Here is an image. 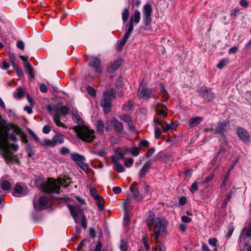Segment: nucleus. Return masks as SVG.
Returning a JSON list of instances; mask_svg holds the SVG:
<instances>
[{
    "mask_svg": "<svg viewBox=\"0 0 251 251\" xmlns=\"http://www.w3.org/2000/svg\"><path fill=\"white\" fill-rule=\"evenodd\" d=\"M15 134L23 135V132L16 125L7 124L4 120L0 119V149L1 153L7 163L11 162L14 159V156L9 151L10 147L13 150L18 149L17 145L12 144L9 145L8 140L16 141Z\"/></svg>",
    "mask_w": 251,
    "mask_h": 251,
    "instance_id": "1",
    "label": "nucleus"
},
{
    "mask_svg": "<svg viewBox=\"0 0 251 251\" xmlns=\"http://www.w3.org/2000/svg\"><path fill=\"white\" fill-rule=\"evenodd\" d=\"M146 221L154 240L157 242L159 237L166 233V225L159 218H155L154 214L149 215Z\"/></svg>",
    "mask_w": 251,
    "mask_h": 251,
    "instance_id": "2",
    "label": "nucleus"
},
{
    "mask_svg": "<svg viewBox=\"0 0 251 251\" xmlns=\"http://www.w3.org/2000/svg\"><path fill=\"white\" fill-rule=\"evenodd\" d=\"M71 182V179L67 176L59 177L57 180L48 178L47 182L42 186V191L49 193H59L60 187H67Z\"/></svg>",
    "mask_w": 251,
    "mask_h": 251,
    "instance_id": "3",
    "label": "nucleus"
},
{
    "mask_svg": "<svg viewBox=\"0 0 251 251\" xmlns=\"http://www.w3.org/2000/svg\"><path fill=\"white\" fill-rule=\"evenodd\" d=\"M74 129L76 132L77 136L83 141L91 142L95 138L94 131L86 126H75Z\"/></svg>",
    "mask_w": 251,
    "mask_h": 251,
    "instance_id": "4",
    "label": "nucleus"
},
{
    "mask_svg": "<svg viewBox=\"0 0 251 251\" xmlns=\"http://www.w3.org/2000/svg\"><path fill=\"white\" fill-rule=\"evenodd\" d=\"M116 98V92L113 89L106 91L103 94L100 105L105 113H109L111 107V100Z\"/></svg>",
    "mask_w": 251,
    "mask_h": 251,
    "instance_id": "5",
    "label": "nucleus"
},
{
    "mask_svg": "<svg viewBox=\"0 0 251 251\" xmlns=\"http://www.w3.org/2000/svg\"><path fill=\"white\" fill-rule=\"evenodd\" d=\"M137 96L139 98L145 100H148L151 98H157L155 91L148 89L147 88V83L144 80L140 82V86L137 91Z\"/></svg>",
    "mask_w": 251,
    "mask_h": 251,
    "instance_id": "6",
    "label": "nucleus"
},
{
    "mask_svg": "<svg viewBox=\"0 0 251 251\" xmlns=\"http://www.w3.org/2000/svg\"><path fill=\"white\" fill-rule=\"evenodd\" d=\"M69 207L71 214L75 222H77L78 217H81V226L84 229L86 228L87 226L86 219L84 215L83 214L82 212L80 209L76 206H73L71 205H69Z\"/></svg>",
    "mask_w": 251,
    "mask_h": 251,
    "instance_id": "7",
    "label": "nucleus"
},
{
    "mask_svg": "<svg viewBox=\"0 0 251 251\" xmlns=\"http://www.w3.org/2000/svg\"><path fill=\"white\" fill-rule=\"evenodd\" d=\"M89 66L92 68L95 75L99 76L102 72V67L100 59L96 56H91L89 59Z\"/></svg>",
    "mask_w": 251,
    "mask_h": 251,
    "instance_id": "8",
    "label": "nucleus"
},
{
    "mask_svg": "<svg viewBox=\"0 0 251 251\" xmlns=\"http://www.w3.org/2000/svg\"><path fill=\"white\" fill-rule=\"evenodd\" d=\"M152 7L150 3H147L143 6V21L145 25H150L151 21Z\"/></svg>",
    "mask_w": 251,
    "mask_h": 251,
    "instance_id": "9",
    "label": "nucleus"
},
{
    "mask_svg": "<svg viewBox=\"0 0 251 251\" xmlns=\"http://www.w3.org/2000/svg\"><path fill=\"white\" fill-rule=\"evenodd\" d=\"M49 199L45 196L41 197L39 200L34 198L33 201L34 207L38 210L46 209L48 206Z\"/></svg>",
    "mask_w": 251,
    "mask_h": 251,
    "instance_id": "10",
    "label": "nucleus"
},
{
    "mask_svg": "<svg viewBox=\"0 0 251 251\" xmlns=\"http://www.w3.org/2000/svg\"><path fill=\"white\" fill-rule=\"evenodd\" d=\"M141 18V14L139 10H135L133 14L131 16L129 23L126 25L127 31L128 32L132 31L133 29V24H138Z\"/></svg>",
    "mask_w": 251,
    "mask_h": 251,
    "instance_id": "11",
    "label": "nucleus"
},
{
    "mask_svg": "<svg viewBox=\"0 0 251 251\" xmlns=\"http://www.w3.org/2000/svg\"><path fill=\"white\" fill-rule=\"evenodd\" d=\"M48 110L53 114V121L55 124L60 127H64L65 125L62 123L60 120V116L56 107L52 108L51 106L49 105L47 107Z\"/></svg>",
    "mask_w": 251,
    "mask_h": 251,
    "instance_id": "12",
    "label": "nucleus"
},
{
    "mask_svg": "<svg viewBox=\"0 0 251 251\" xmlns=\"http://www.w3.org/2000/svg\"><path fill=\"white\" fill-rule=\"evenodd\" d=\"M199 92L204 99L208 100H211L214 98V94L210 89H208L206 87H202L199 90Z\"/></svg>",
    "mask_w": 251,
    "mask_h": 251,
    "instance_id": "13",
    "label": "nucleus"
},
{
    "mask_svg": "<svg viewBox=\"0 0 251 251\" xmlns=\"http://www.w3.org/2000/svg\"><path fill=\"white\" fill-rule=\"evenodd\" d=\"M237 134L241 140L244 142H249L250 136L249 133L242 127H238L237 129Z\"/></svg>",
    "mask_w": 251,
    "mask_h": 251,
    "instance_id": "14",
    "label": "nucleus"
},
{
    "mask_svg": "<svg viewBox=\"0 0 251 251\" xmlns=\"http://www.w3.org/2000/svg\"><path fill=\"white\" fill-rule=\"evenodd\" d=\"M27 193L26 188H24L19 184H16L14 188L13 195L16 197L23 196Z\"/></svg>",
    "mask_w": 251,
    "mask_h": 251,
    "instance_id": "15",
    "label": "nucleus"
},
{
    "mask_svg": "<svg viewBox=\"0 0 251 251\" xmlns=\"http://www.w3.org/2000/svg\"><path fill=\"white\" fill-rule=\"evenodd\" d=\"M122 63V60L121 58L117 59L113 62L111 63L107 68V71L109 73H112L116 71L121 66Z\"/></svg>",
    "mask_w": 251,
    "mask_h": 251,
    "instance_id": "16",
    "label": "nucleus"
},
{
    "mask_svg": "<svg viewBox=\"0 0 251 251\" xmlns=\"http://www.w3.org/2000/svg\"><path fill=\"white\" fill-rule=\"evenodd\" d=\"M167 108L166 106L161 103H158L155 107V111L157 115H162L164 117H166L168 115L166 112Z\"/></svg>",
    "mask_w": 251,
    "mask_h": 251,
    "instance_id": "17",
    "label": "nucleus"
},
{
    "mask_svg": "<svg viewBox=\"0 0 251 251\" xmlns=\"http://www.w3.org/2000/svg\"><path fill=\"white\" fill-rule=\"evenodd\" d=\"M228 125V123L226 122L218 123L215 129L216 133L224 135V133L226 132V127Z\"/></svg>",
    "mask_w": 251,
    "mask_h": 251,
    "instance_id": "18",
    "label": "nucleus"
},
{
    "mask_svg": "<svg viewBox=\"0 0 251 251\" xmlns=\"http://www.w3.org/2000/svg\"><path fill=\"white\" fill-rule=\"evenodd\" d=\"M130 33V32H126V34L125 35L124 37L118 42L117 50L118 51L122 50L123 47L125 46L126 43L129 37Z\"/></svg>",
    "mask_w": 251,
    "mask_h": 251,
    "instance_id": "19",
    "label": "nucleus"
},
{
    "mask_svg": "<svg viewBox=\"0 0 251 251\" xmlns=\"http://www.w3.org/2000/svg\"><path fill=\"white\" fill-rule=\"evenodd\" d=\"M130 190L132 192L134 197L138 201L140 200L142 198L140 195L139 192L137 188V184L135 182L133 183L130 187Z\"/></svg>",
    "mask_w": 251,
    "mask_h": 251,
    "instance_id": "20",
    "label": "nucleus"
},
{
    "mask_svg": "<svg viewBox=\"0 0 251 251\" xmlns=\"http://www.w3.org/2000/svg\"><path fill=\"white\" fill-rule=\"evenodd\" d=\"M121 120L127 124L128 126L132 130L134 129V126L132 124L131 117L127 115H123L120 117Z\"/></svg>",
    "mask_w": 251,
    "mask_h": 251,
    "instance_id": "21",
    "label": "nucleus"
},
{
    "mask_svg": "<svg viewBox=\"0 0 251 251\" xmlns=\"http://www.w3.org/2000/svg\"><path fill=\"white\" fill-rule=\"evenodd\" d=\"M202 121V118L196 117L189 119L188 124L190 127H194L198 125Z\"/></svg>",
    "mask_w": 251,
    "mask_h": 251,
    "instance_id": "22",
    "label": "nucleus"
},
{
    "mask_svg": "<svg viewBox=\"0 0 251 251\" xmlns=\"http://www.w3.org/2000/svg\"><path fill=\"white\" fill-rule=\"evenodd\" d=\"M151 165V162L149 161L146 162L143 168L140 171V177L141 178L144 177L148 171Z\"/></svg>",
    "mask_w": 251,
    "mask_h": 251,
    "instance_id": "23",
    "label": "nucleus"
},
{
    "mask_svg": "<svg viewBox=\"0 0 251 251\" xmlns=\"http://www.w3.org/2000/svg\"><path fill=\"white\" fill-rule=\"evenodd\" d=\"M112 125L114 126V127L116 131L118 132L121 131L123 128L124 126L123 124L119 121H118L117 119H114L112 121Z\"/></svg>",
    "mask_w": 251,
    "mask_h": 251,
    "instance_id": "24",
    "label": "nucleus"
},
{
    "mask_svg": "<svg viewBox=\"0 0 251 251\" xmlns=\"http://www.w3.org/2000/svg\"><path fill=\"white\" fill-rule=\"evenodd\" d=\"M159 89L160 93L164 101H166L169 98V95L166 90L165 89L163 84L160 83L159 84Z\"/></svg>",
    "mask_w": 251,
    "mask_h": 251,
    "instance_id": "25",
    "label": "nucleus"
},
{
    "mask_svg": "<svg viewBox=\"0 0 251 251\" xmlns=\"http://www.w3.org/2000/svg\"><path fill=\"white\" fill-rule=\"evenodd\" d=\"M97 131L100 134H103L104 133V129H105V125L101 120H99L96 124Z\"/></svg>",
    "mask_w": 251,
    "mask_h": 251,
    "instance_id": "26",
    "label": "nucleus"
},
{
    "mask_svg": "<svg viewBox=\"0 0 251 251\" xmlns=\"http://www.w3.org/2000/svg\"><path fill=\"white\" fill-rule=\"evenodd\" d=\"M53 140L55 146L57 144H61L64 142V136L61 134L55 135L53 137Z\"/></svg>",
    "mask_w": 251,
    "mask_h": 251,
    "instance_id": "27",
    "label": "nucleus"
},
{
    "mask_svg": "<svg viewBox=\"0 0 251 251\" xmlns=\"http://www.w3.org/2000/svg\"><path fill=\"white\" fill-rule=\"evenodd\" d=\"M129 16V10L128 8H125L123 10L122 13V20L124 23L127 22Z\"/></svg>",
    "mask_w": 251,
    "mask_h": 251,
    "instance_id": "28",
    "label": "nucleus"
},
{
    "mask_svg": "<svg viewBox=\"0 0 251 251\" xmlns=\"http://www.w3.org/2000/svg\"><path fill=\"white\" fill-rule=\"evenodd\" d=\"M228 63L229 59L228 58H224L217 64V67L219 69H222Z\"/></svg>",
    "mask_w": 251,
    "mask_h": 251,
    "instance_id": "29",
    "label": "nucleus"
},
{
    "mask_svg": "<svg viewBox=\"0 0 251 251\" xmlns=\"http://www.w3.org/2000/svg\"><path fill=\"white\" fill-rule=\"evenodd\" d=\"M0 186L4 191L9 190L11 188V184L7 180H2L0 182Z\"/></svg>",
    "mask_w": 251,
    "mask_h": 251,
    "instance_id": "30",
    "label": "nucleus"
},
{
    "mask_svg": "<svg viewBox=\"0 0 251 251\" xmlns=\"http://www.w3.org/2000/svg\"><path fill=\"white\" fill-rule=\"evenodd\" d=\"M72 158L73 160L75 161L77 164L80 162L82 160H84V158L83 156L79 155L78 153H74L72 154Z\"/></svg>",
    "mask_w": 251,
    "mask_h": 251,
    "instance_id": "31",
    "label": "nucleus"
},
{
    "mask_svg": "<svg viewBox=\"0 0 251 251\" xmlns=\"http://www.w3.org/2000/svg\"><path fill=\"white\" fill-rule=\"evenodd\" d=\"M114 170L118 173H122L125 171L124 167L119 162L114 164Z\"/></svg>",
    "mask_w": 251,
    "mask_h": 251,
    "instance_id": "32",
    "label": "nucleus"
},
{
    "mask_svg": "<svg viewBox=\"0 0 251 251\" xmlns=\"http://www.w3.org/2000/svg\"><path fill=\"white\" fill-rule=\"evenodd\" d=\"M217 243L218 240L216 238H212L208 239V243L209 244V245L215 247V248L213 250L214 251H217V249L216 247L217 245Z\"/></svg>",
    "mask_w": 251,
    "mask_h": 251,
    "instance_id": "33",
    "label": "nucleus"
},
{
    "mask_svg": "<svg viewBox=\"0 0 251 251\" xmlns=\"http://www.w3.org/2000/svg\"><path fill=\"white\" fill-rule=\"evenodd\" d=\"M131 154L133 156H137L140 152V148L139 147H134L130 150Z\"/></svg>",
    "mask_w": 251,
    "mask_h": 251,
    "instance_id": "34",
    "label": "nucleus"
},
{
    "mask_svg": "<svg viewBox=\"0 0 251 251\" xmlns=\"http://www.w3.org/2000/svg\"><path fill=\"white\" fill-rule=\"evenodd\" d=\"M78 165L85 172H88L89 170V166L86 164L84 160L78 163Z\"/></svg>",
    "mask_w": 251,
    "mask_h": 251,
    "instance_id": "35",
    "label": "nucleus"
},
{
    "mask_svg": "<svg viewBox=\"0 0 251 251\" xmlns=\"http://www.w3.org/2000/svg\"><path fill=\"white\" fill-rule=\"evenodd\" d=\"M24 91L21 87H19L17 89L16 91L14 93V96L15 98H20L24 95Z\"/></svg>",
    "mask_w": 251,
    "mask_h": 251,
    "instance_id": "36",
    "label": "nucleus"
},
{
    "mask_svg": "<svg viewBox=\"0 0 251 251\" xmlns=\"http://www.w3.org/2000/svg\"><path fill=\"white\" fill-rule=\"evenodd\" d=\"M133 102L131 101H128L127 102L125 103L123 107V108L125 111H128L131 109L133 106Z\"/></svg>",
    "mask_w": 251,
    "mask_h": 251,
    "instance_id": "37",
    "label": "nucleus"
},
{
    "mask_svg": "<svg viewBox=\"0 0 251 251\" xmlns=\"http://www.w3.org/2000/svg\"><path fill=\"white\" fill-rule=\"evenodd\" d=\"M134 160L132 158H127L125 160V165L127 167L129 168L131 167L133 164Z\"/></svg>",
    "mask_w": 251,
    "mask_h": 251,
    "instance_id": "38",
    "label": "nucleus"
},
{
    "mask_svg": "<svg viewBox=\"0 0 251 251\" xmlns=\"http://www.w3.org/2000/svg\"><path fill=\"white\" fill-rule=\"evenodd\" d=\"M96 200L98 201L97 205L100 210H102L103 209L104 205V200L102 197H100V199H98Z\"/></svg>",
    "mask_w": 251,
    "mask_h": 251,
    "instance_id": "39",
    "label": "nucleus"
},
{
    "mask_svg": "<svg viewBox=\"0 0 251 251\" xmlns=\"http://www.w3.org/2000/svg\"><path fill=\"white\" fill-rule=\"evenodd\" d=\"M43 145L49 147H53L55 146V143L53 142V139L52 140L46 139L44 141Z\"/></svg>",
    "mask_w": 251,
    "mask_h": 251,
    "instance_id": "40",
    "label": "nucleus"
},
{
    "mask_svg": "<svg viewBox=\"0 0 251 251\" xmlns=\"http://www.w3.org/2000/svg\"><path fill=\"white\" fill-rule=\"evenodd\" d=\"M69 108L66 106H62L60 107L59 111L62 115H66L69 112Z\"/></svg>",
    "mask_w": 251,
    "mask_h": 251,
    "instance_id": "41",
    "label": "nucleus"
},
{
    "mask_svg": "<svg viewBox=\"0 0 251 251\" xmlns=\"http://www.w3.org/2000/svg\"><path fill=\"white\" fill-rule=\"evenodd\" d=\"M198 182L195 181L191 185L190 191L192 193H194L198 190Z\"/></svg>",
    "mask_w": 251,
    "mask_h": 251,
    "instance_id": "42",
    "label": "nucleus"
},
{
    "mask_svg": "<svg viewBox=\"0 0 251 251\" xmlns=\"http://www.w3.org/2000/svg\"><path fill=\"white\" fill-rule=\"evenodd\" d=\"M87 91L89 94L94 97L96 96V92L92 87L88 86L86 88Z\"/></svg>",
    "mask_w": 251,
    "mask_h": 251,
    "instance_id": "43",
    "label": "nucleus"
},
{
    "mask_svg": "<svg viewBox=\"0 0 251 251\" xmlns=\"http://www.w3.org/2000/svg\"><path fill=\"white\" fill-rule=\"evenodd\" d=\"M74 120L78 125H80L82 123V120L80 117L77 114H74L73 115Z\"/></svg>",
    "mask_w": 251,
    "mask_h": 251,
    "instance_id": "44",
    "label": "nucleus"
},
{
    "mask_svg": "<svg viewBox=\"0 0 251 251\" xmlns=\"http://www.w3.org/2000/svg\"><path fill=\"white\" fill-rule=\"evenodd\" d=\"M90 192H91V194L92 196L96 200H97L98 199H100V196L98 194L97 190L96 189H90Z\"/></svg>",
    "mask_w": 251,
    "mask_h": 251,
    "instance_id": "45",
    "label": "nucleus"
},
{
    "mask_svg": "<svg viewBox=\"0 0 251 251\" xmlns=\"http://www.w3.org/2000/svg\"><path fill=\"white\" fill-rule=\"evenodd\" d=\"M21 59L24 60V66L27 69H28V68H31V67L32 66L31 65V64L28 62V61L27 60V59L26 58H25V57L24 56H21Z\"/></svg>",
    "mask_w": 251,
    "mask_h": 251,
    "instance_id": "46",
    "label": "nucleus"
},
{
    "mask_svg": "<svg viewBox=\"0 0 251 251\" xmlns=\"http://www.w3.org/2000/svg\"><path fill=\"white\" fill-rule=\"evenodd\" d=\"M97 153L100 156L105 157L107 155L106 149H102L98 151Z\"/></svg>",
    "mask_w": 251,
    "mask_h": 251,
    "instance_id": "47",
    "label": "nucleus"
},
{
    "mask_svg": "<svg viewBox=\"0 0 251 251\" xmlns=\"http://www.w3.org/2000/svg\"><path fill=\"white\" fill-rule=\"evenodd\" d=\"M181 220L182 222L185 223H189L191 222L192 220L191 218L185 215L182 216L181 217Z\"/></svg>",
    "mask_w": 251,
    "mask_h": 251,
    "instance_id": "48",
    "label": "nucleus"
},
{
    "mask_svg": "<svg viewBox=\"0 0 251 251\" xmlns=\"http://www.w3.org/2000/svg\"><path fill=\"white\" fill-rule=\"evenodd\" d=\"M161 126L164 132H166L172 128L171 126L168 124H163Z\"/></svg>",
    "mask_w": 251,
    "mask_h": 251,
    "instance_id": "49",
    "label": "nucleus"
},
{
    "mask_svg": "<svg viewBox=\"0 0 251 251\" xmlns=\"http://www.w3.org/2000/svg\"><path fill=\"white\" fill-rule=\"evenodd\" d=\"M28 132L30 134V135L33 137L34 139L37 142H39L40 141L39 138L36 135V134L31 130H29Z\"/></svg>",
    "mask_w": 251,
    "mask_h": 251,
    "instance_id": "50",
    "label": "nucleus"
},
{
    "mask_svg": "<svg viewBox=\"0 0 251 251\" xmlns=\"http://www.w3.org/2000/svg\"><path fill=\"white\" fill-rule=\"evenodd\" d=\"M154 152V149L153 148H152L149 149L146 153V155H145L146 157L147 158L150 157L153 154Z\"/></svg>",
    "mask_w": 251,
    "mask_h": 251,
    "instance_id": "51",
    "label": "nucleus"
},
{
    "mask_svg": "<svg viewBox=\"0 0 251 251\" xmlns=\"http://www.w3.org/2000/svg\"><path fill=\"white\" fill-rule=\"evenodd\" d=\"M120 249L121 251H126V249H127L126 244L124 241H123L122 240L121 241Z\"/></svg>",
    "mask_w": 251,
    "mask_h": 251,
    "instance_id": "52",
    "label": "nucleus"
},
{
    "mask_svg": "<svg viewBox=\"0 0 251 251\" xmlns=\"http://www.w3.org/2000/svg\"><path fill=\"white\" fill-rule=\"evenodd\" d=\"M112 124L110 121H107L105 124V129L107 131H109L111 129Z\"/></svg>",
    "mask_w": 251,
    "mask_h": 251,
    "instance_id": "53",
    "label": "nucleus"
},
{
    "mask_svg": "<svg viewBox=\"0 0 251 251\" xmlns=\"http://www.w3.org/2000/svg\"><path fill=\"white\" fill-rule=\"evenodd\" d=\"M115 154L116 155H117L119 158V159H122L124 158V156H125V153H123V152L121 151H117L116 150L115 151Z\"/></svg>",
    "mask_w": 251,
    "mask_h": 251,
    "instance_id": "54",
    "label": "nucleus"
},
{
    "mask_svg": "<svg viewBox=\"0 0 251 251\" xmlns=\"http://www.w3.org/2000/svg\"><path fill=\"white\" fill-rule=\"evenodd\" d=\"M213 177V176L212 175H209L207 176L205 180L201 182L202 184H204L208 183L210 181H211Z\"/></svg>",
    "mask_w": 251,
    "mask_h": 251,
    "instance_id": "55",
    "label": "nucleus"
},
{
    "mask_svg": "<svg viewBox=\"0 0 251 251\" xmlns=\"http://www.w3.org/2000/svg\"><path fill=\"white\" fill-rule=\"evenodd\" d=\"M17 46L19 49L21 50H24L25 48L24 43L21 40H19L17 42Z\"/></svg>",
    "mask_w": 251,
    "mask_h": 251,
    "instance_id": "56",
    "label": "nucleus"
},
{
    "mask_svg": "<svg viewBox=\"0 0 251 251\" xmlns=\"http://www.w3.org/2000/svg\"><path fill=\"white\" fill-rule=\"evenodd\" d=\"M111 158L112 162L114 164L118 163L119 160H121L117 155H112Z\"/></svg>",
    "mask_w": 251,
    "mask_h": 251,
    "instance_id": "57",
    "label": "nucleus"
},
{
    "mask_svg": "<svg viewBox=\"0 0 251 251\" xmlns=\"http://www.w3.org/2000/svg\"><path fill=\"white\" fill-rule=\"evenodd\" d=\"M50 131V127L49 126L46 125L43 128V132L45 134L49 133Z\"/></svg>",
    "mask_w": 251,
    "mask_h": 251,
    "instance_id": "58",
    "label": "nucleus"
},
{
    "mask_svg": "<svg viewBox=\"0 0 251 251\" xmlns=\"http://www.w3.org/2000/svg\"><path fill=\"white\" fill-rule=\"evenodd\" d=\"M187 199L185 197L180 198L178 202L181 205H184L186 203Z\"/></svg>",
    "mask_w": 251,
    "mask_h": 251,
    "instance_id": "59",
    "label": "nucleus"
},
{
    "mask_svg": "<svg viewBox=\"0 0 251 251\" xmlns=\"http://www.w3.org/2000/svg\"><path fill=\"white\" fill-rule=\"evenodd\" d=\"M102 248V244L99 241L98 242L95 248V251H101Z\"/></svg>",
    "mask_w": 251,
    "mask_h": 251,
    "instance_id": "60",
    "label": "nucleus"
},
{
    "mask_svg": "<svg viewBox=\"0 0 251 251\" xmlns=\"http://www.w3.org/2000/svg\"><path fill=\"white\" fill-rule=\"evenodd\" d=\"M122 189L120 187L116 186L113 188V192L115 194H118L121 192Z\"/></svg>",
    "mask_w": 251,
    "mask_h": 251,
    "instance_id": "61",
    "label": "nucleus"
},
{
    "mask_svg": "<svg viewBox=\"0 0 251 251\" xmlns=\"http://www.w3.org/2000/svg\"><path fill=\"white\" fill-rule=\"evenodd\" d=\"M238 50V48L236 46H234L228 50V53H235Z\"/></svg>",
    "mask_w": 251,
    "mask_h": 251,
    "instance_id": "62",
    "label": "nucleus"
},
{
    "mask_svg": "<svg viewBox=\"0 0 251 251\" xmlns=\"http://www.w3.org/2000/svg\"><path fill=\"white\" fill-rule=\"evenodd\" d=\"M9 67V64L5 61H3L1 68L4 70H6Z\"/></svg>",
    "mask_w": 251,
    "mask_h": 251,
    "instance_id": "63",
    "label": "nucleus"
},
{
    "mask_svg": "<svg viewBox=\"0 0 251 251\" xmlns=\"http://www.w3.org/2000/svg\"><path fill=\"white\" fill-rule=\"evenodd\" d=\"M154 251H165V248L160 245H158L155 248Z\"/></svg>",
    "mask_w": 251,
    "mask_h": 251,
    "instance_id": "64",
    "label": "nucleus"
}]
</instances>
